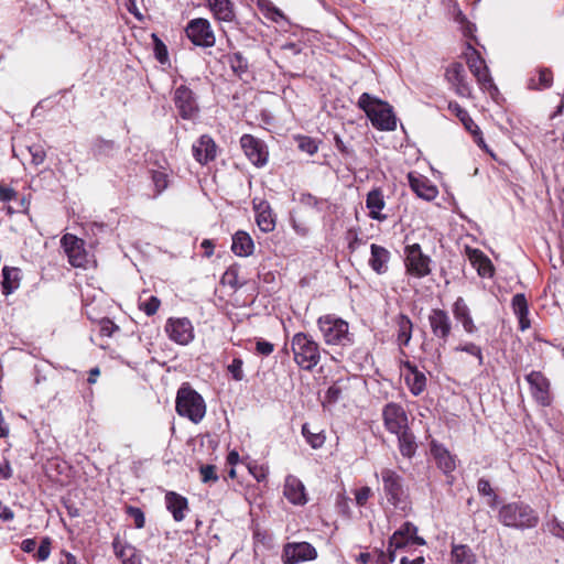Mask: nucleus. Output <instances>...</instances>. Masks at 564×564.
<instances>
[{"mask_svg":"<svg viewBox=\"0 0 564 564\" xmlns=\"http://www.w3.org/2000/svg\"><path fill=\"white\" fill-rule=\"evenodd\" d=\"M469 132L474 135L475 142L477 143V145L480 147L482 150H485L487 153H489L490 156L495 158V153L486 144L479 127H476L475 129H473Z\"/></svg>","mask_w":564,"mask_h":564,"instance_id":"60","label":"nucleus"},{"mask_svg":"<svg viewBox=\"0 0 564 564\" xmlns=\"http://www.w3.org/2000/svg\"><path fill=\"white\" fill-rule=\"evenodd\" d=\"M533 399L541 405L550 404V382L540 371H531L525 377Z\"/></svg>","mask_w":564,"mask_h":564,"instance_id":"19","label":"nucleus"},{"mask_svg":"<svg viewBox=\"0 0 564 564\" xmlns=\"http://www.w3.org/2000/svg\"><path fill=\"white\" fill-rule=\"evenodd\" d=\"M185 33L196 46L213 47L215 45L216 37L207 19L196 18L191 20L185 28Z\"/></svg>","mask_w":564,"mask_h":564,"instance_id":"8","label":"nucleus"},{"mask_svg":"<svg viewBox=\"0 0 564 564\" xmlns=\"http://www.w3.org/2000/svg\"><path fill=\"white\" fill-rule=\"evenodd\" d=\"M409 543L412 542L408 538L403 536L399 531H395L389 540L390 549L393 547L394 550L402 549Z\"/></svg>","mask_w":564,"mask_h":564,"instance_id":"56","label":"nucleus"},{"mask_svg":"<svg viewBox=\"0 0 564 564\" xmlns=\"http://www.w3.org/2000/svg\"><path fill=\"white\" fill-rule=\"evenodd\" d=\"M398 437L399 449L402 456L411 458L416 452L414 435L408 430L395 434Z\"/></svg>","mask_w":564,"mask_h":564,"instance_id":"36","label":"nucleus"},{"mask_svg":"<svg viewBox=\"0 0 564 564\" xmlns=\"http://www.w3.org/2000/svg\"><path fill=\"white\" fill-rule=\"evenodd\" d=\"M477 489L480 495L490 497V501L488 503L491 507H494L497 503L498 496L496 495V492L491 488L490 482L487 479H479L477 484Z\"/></svg>","mask_w":564,"mask_h":564,"instance_id":"45","label":"nucleus"},{"mask_svg":"<svg viewBox=\"0 0 564 564\" xmlns=\"http://www.w3.org/2000/svg\"><path fill=\"white\" fill-rule=\"evenodd\" d=\"M199 473H200L203 482H209V481L215 482L218 480L216 467L214 465H202L199 468Z\"/></svg>","mask_w":564,"mask_h":564,"instance_id":"54","label":"nucleus"},{"mask_svg":"<svg viewBox=\"0 0 564 564\" xmlns=\"http://www.w3.org/2000/svg\"><path fill=\"white\" fill-rule=\"evenodd\" d=\"M431 454L434 457L440 469L444 474H451L456 468V459L446 447L435 442L431 444Z\"/></svg>","mask_w":564,"mask_h":564,"instance_id":"26","label":"nucleus"},{"mask_svg":"<svg viewBox=\"0 0 564 564\" xmlns=\"http://www.w3.org/2000/svg\"><path fill=\"white\" fill-rule=\"evenodd\" d=\"M384 206L386 202L379 188H375L367 194L366 207L369 209V217L371 219L379 221L386 220L387 215L381 213Z\"/></svg>","mask_w":564,"mask_h":564,"instance_id":"29","label":"nucleus"},{"mask_svg":"<svg viewBox=\"0 0 564 564\" xmlns=\"http://www.w3.org/2000/svg\"><path fill=\"white\" fill-rule=\"evenodd\" d=\"M302 435L306 442L315 449L321 448L326 440L323 431H313L308 423L302 425Z\"/></svg>","mask_w":564,"mask_h":564,"instance_id":"40","label":"nucleus"},{"mask_svg":"<svg viewBox=\"0 0 564 564\" xmlns=\"http://www.w3.org/2000/svg\"><path fill=\"white\" fill-rule=\"evenodd\" d=\"M447 108L451 113L455 115L459 119L467 131H471L478 127L469 116L468 111L460 107L456 101H449Z\"/></svg>","mask_w":564,"mask_h":564,"instance_id":"38","label":"nucleus"},{"mask_svg":"<svg viewBox=\"0 0 564 564\" xmlns=\"http://www.w3.org/2000/svg\"><path fill=\"white\" fill-rule=\"evenodd\" d=\"M397 330V343L400 347H406L410 344L413 332V323L409 316L399 314L394 318Z\"/></svg>","mask_w":564,"mask_h":564,"instance_id":"30","label":"nucleus"},{"mask_svg":"<svg viewBox=\"0 0 564 564\" xmlns=\"http://www.w3.org/2000/svg\"><path fill=\"white\" fill-rule=\"evenodd\" d=\"M411 189L427 202L433 200L438 195L437 187L425 176L411 172L408 175Z\"/></svg>","mask_w":564,"mask_h":564,"instance_id":"22","label":"nucleus"},{"mask_svg":"<svg viewBox=\"0 0 564 564\" xmlns=\"http://www.w3.org/2000/svg\"><path fill=\"white\" fill-rule=\"evenodd\" d=\"M469 70L477 79L478 85L484 90L497 89L492 83L489 69L480 53L471 45H467L464 52Z\"/></svg>","mask_w":564,"mask_h":564,"instance_id":"7","label":"nucleus"},{"mask_svg":"<svg viewBox=\"0 0 564 564\" xmlns=\"http://www.w3.org/2000/svg\"><path fill=\"white\" fill-rule=\"evenodd\" d=\"M356 505L359 507H364L369 498L372 496V490L368 486L360 487L354 490Z\"/></svg>","mask_w":564,"mask_h":564,"instance_id":"51","label":"nucleus"},{"mask_svg":"<svg viewBox=\"0 0 564 564\" xmlns=\"http://www.w3.org/2000/svg\"><path fill=\"white\" fill-rule=\"evenodd\" d=\"M116 330H118V326L108 318H102L100 321V334L102 336H111Z\"/></svg>","mask_w":564,"mask_h":564,"instance_id":"61","label":"nucleus"},{"mask_svg":"<svg viewBox=\"0 0 564 564\" xmlns=\"http://www.w3.org/2000/svg\"><path fill=\"white\" fill-rule=\"evenodd\" d=\"M291 348L295 364L304 370H312L321 361L319 344L308 334L293 335Z\"/></svg>","mask_w":564,"mask_h":564,"instance_id":"4","label":"nucleus"},{"mask_svg":"<svg viewBox=\"0 0 564 564\" xmlns=\"http://www.w3.org/2000/svg\"><path fill=\"white\" fill-rule=\"evenodd\" d=\"M2 278V293L9 295L20 286L21 270L14 267H3Z\"/></svg>","mask_w":564,"mask_h":564,"instance_id":"35","label":"nucleus"},{"mask_svg":"<svg viewBox=\"0 0 564 564\" xmlns=\"http://www.w3.org/2000/svg\"><path fill=\"white\" fill-rule=\"evenodd\" d=\"M192 152L194 159L202 165L214 161L217 155V145L212 137L203 134L193 143Z\"/></svg>","mask_w":564,"mask_h":564,"instance_id":"20","label":"nucleus"},{"mask_svg":"<svg viewBox=\"0 0 564 564\" xmlns=\"http://www.w3.org/2000/svg\"><path fill=\"white\" fill-rule=\"evenodd\" d=\"M299 149L310 155H313L317 152L318 145L316 141L310 137H300Z\"/></svg>","mask_w":564,"mask_h":564,"instance_id":"50","label":"nucleus"},{"mask_svg":"<svg viewBox=\"0 0 564 564\" xmlns=\"http://www.w3.org/2000/svg\"><path fill=\"white\" fill-rule=\"evenodd\" d=\"M224 283L229 284L232 288H238L241 284L238 282V270L236 268H229L223 276Z\"/></svg>","mask_w":564,"mask_h":564,"instance_id":"58","label":"nucleus"},{"mask_svg":"<svg viewBox=\"0 0 564 564\" xmlns=\"http://www.w3.org/2000/svg\"><path fill=\"white\" fill-rule=\"evenodd\" d=\"M390 252L382 246L372 243L370 246L369 265L377 274H384L388 271Z\"/></svg>","mask_w":564,"mask_h":564,"instance_id":"27","label":"nucleus"},{"mask_svg":"<svg viewBox=\"0 0 564 564\" xmlns=\"http://www.w3.org/2000/svg\"><path fill=\"white\" fill-rule=\"evenodd\" d=\"M382 419L384 427L392 434L402 433L409 429L408 414L404 408L395 402H389L383 406Z\"/></svg>","mask_w":564,"mask_h":564,"instance_id":"12","label":"nucleus"},{"mask_svg":"<svg viewBox=\"0 0 564 564\" xmlns=\"http://www.w3.org/2000/svg\"><path fill=\"white\" fill-rule=\"evenodd\" d=\"M240 145L253 165L260 167L267 164L269 153L263 141L251 134H243L240 138Z\"/></svg>","mask_w":564,"mask_h":564,"instance_id":"14","label":"nucleus"},{"mask_svg":"<svg viewBox=\"0 0 564 564\" xmlns=\"http://www.w3.org/2000/svg\"><path fill=\"white\" fill-rule=\"evenodd\" d=\"M317 328L327 346L345 348L354 344V334L349 332V324L335 314L319 316Z\"/></svg>","mask_w":564,"mask_h":564,"instance_id":"2","label":"nucleus"},{"mask_svg":"<svg viewBox=\"0 0 564 564\" xmlns=\"http://www.w3.org/2000/svg\"><path fill=\"white\" fill-rule=\"evenodd\" d=\"M317 556L315 547L307 542L288 543L283 549L284 564L312 561Z\"/></svg>","mask_w":564,"mask_h":564,"instance_id":"16","label":"nucleus"},{"mask_svg":"<svg viewBox=\"0 0 564 564\" xmlns=\"http://www.w3.org/2000/svg\"><path fill=\"white\" fill-rule=\"evenodd\" d=\"M51 554V539L44 538L42 539L34 557L40 561H46Z\"/></svg>","mask_w":564,"mask_h":564,"instance_id":"52","label":"nucleus"},{"mask_svg":"<svg viewBox=\"0 0 564 564\" xmlns=\"http://www.w3.org/2000/svg\"><path fill=\"white\" fill-rule=\"evenodd\" d=\"M452 564H475L476 557L467 545H454L452 549Z\"/></svg>","mask_w":564,"mask_h":564,"instance_id":"37","label":"nucleus"},{"mask_svg":"<svg viewBox=\"0 0 564 564\" xmlns=\"http://www.w3.org/2000/svg\"><path fill=\"white\" fill-rule=\"evenodd\" d=\"M115 148V143L112 141H99L95 147V154L102 155L108 154Z\"/></svg>","mask_w":564,"mask_h":564,"instance_id":"63","label":"nucleus"},{"mask_svg":"<svg viewBox=\"0 0 564 564\" xmlns=\"http://www.w3.org/2000/svg\"><path fill=\"white\" fill-rule=\"evenodd\" d=\"M300 203L304 206L315 208L317 212H323L330 206L327 199L318 198L310 193L302 194Z\"/></svg>","mask_w":564,"mask_h":564,"instance_id":"41","label":"nucleus"},{"mask_svg":"<svg viewBox=\"0 0 564 564\" xmlns=\"http://www.w3.org/2000/svg\"><path fill=\"white\" fill-rule=\"evenodd\" d=\"M214 17L224 22H231L235 19L234 6L230 0H206Z\"/></svg>","mask_w":564,"mask_h":564,"instance_id":"34","label":"nucleus"},{"mask_svg":"<svg viewBox=\"0 0 564 564\" xmlns=\"http://www.w3.org/2000/svg\"><path fill=\"white\" fill-rule=\"evenodd\" d=\"M165 506L176 522L185 519V513L188 510V502L185 497L174 491H169L165 495Z\"/></svg>","mask_w":564,"mask_h":564,"instance_id":"28","label":"nucleus"},{"mask_svg":"<svg viewBox=\"0 0 564 564\" xmlns=\"http://www.w3.org/2000/svg\"><path fill=\"white\" fill-rule=\"evenodd\" d=\"M553 82L552 72L547 68H541L536 77L533 76L529 79L528 86L530 89H545L551 87Z\"/></svg>","mask_w":564,"mask_h":564,"instance_id":"39","label":"nucleus"},{"mask_svg":"<svg viewBox=\"0 0 564 564\" xmlns=\"http://www.w3.org/2000/svg\"><path fill=\"white\" fill-rule=\"evenodd\" d=\"M256 350L259 355L269 356L273 352L274 345L270 341L259 338L256 341Z\"/></svg>","mask_w":564,"mask_h":564,"instance_id":"57","label":"nucleus"},{"mask_svg":"<svg viewBox=\"0 0 564 564\" xmlns=\"http://www.w3.org/2000/svg\"><path fill=\"white\" fill-rule=\"evenodd\" d=\"M398 531L401 532L403 536L408 538L413 544H425V541L416 535L417 528L411 522L403 523Z\"/></svg>","mask_w":564,"mask_h":564,"instance_id":"42","label":"nucleus"},{"mask_svg":"<svg viewBox=\"0 0 564 564\" xmlns=\"http://www.w3.org/2000/svg\"><path fill=\"white\" fill-rule=\"evenodd\" d=\"M455 351H464L471 356H475L478 359L479 365H482V362H484L481 348L474 343H467L464 345H459V346L455 347Z\"/></svg>","mask_w":564,"mask_h":564,"instance_id":"47","label":"nucleus"},{"mask_svg":"<svg viewBox=\"0 0 564 564\" xmlns=\"http://www.w3.org/2000/svg\"><path fill=\"white\" fill-rule=\"evenodd\" d=\"M283 496L294 506H304L308 500L304 484L293 475L284 480Z\"/></svg>","mask_w":564,"mask_h":564,"instance_id":"21","label":"nucleus"},{"mask_svg":"<svg viewBox=\"0 0 564 564\" xmlns=\"http://www.w3.org/2000/svg\"><path fill=\"white\" fill-rule=\"evenodd\" d=\"M382 480V490L387 501L395 509L408 512L410 501L406 490L403 486V478L395 470L383 468L380 471Z\"/></svg>","mask_w":564,"mask_h":564,"instance_id":"5","label":"nucleus"},{"mask_svg":"<svg viewBox=\"0 0 564 564\" xmlns=\"http://www.w3.org/2000/svg\"><path fill=\"white\" fill-rule=\"evenodd\" d=\"M511 305L514 315L518 317L520 329L523 332L530 328L529 306L524 294L518 293L513 295Z\"/></svg>","mask_w":564,"mask_h":564,"instance_id":"33","label":"nucleus"},{"mask_svg":"<svg viewBox=\"0 0 564 564\" xmlns=\"http://www.w3.org/2000/svg\"><path fill=\"white\" fill-rule=\"evenodd\" d=\"M61 245L68 258V262L75 268H84L87 263V252L84 241L72 234H66L61 239Z\"/></svg>","mask_w":564,"mask_h":564,"instance_id":"13","label":"nucleus"},{"mask_svg":"<svg viewBox=\"0 0 564 564\" xmlns=\"http://www.w3.org/2000/svg\"><path fill=\"white\" fill-rule=\"evenodd\" d=\"M160 305H161V301L159 300V297H156L154 295H151L148 300L139 301V308L142 312H144V314L147 316L154 315L159 311Z\"/></svg>","mask_w":564,"mask_h":564,"instance_id":"43","label":"nucleus"},{"mask_svg":"<svg viewBox=\"0 0 564 564\" xmlns=\"http://www.w3.org/2000/svg\"><path fill=\"white\" fill-rule=\"evenodd\" d=\"M173 101L180 117L184 120H192L199 112L196 95L186 85H181L175 88Z\"/></svg>","mask_w":564,"mask_h":564,"instance_id":"10","label":"nucleus"},{"mask_svg":"<svg viewBox=\"0 0 564 564\" xmlns=\"http://www.w3.org/2000/svg\"><path fill=\"white\" fill-rule=\"evenodd\" d=\"M498 518L503 525L518 530L533 529L539 523L536 511L523 502L503 505Z\"/></svg>","mask_w":564,"mask_h":564,"instance_id":"3","label":"nucleus"},{"mask_svg":"<svg viewBox=\"0 0 564 564\" xmlns=\"http://www.w3.org/2000/svg\"><path fill=\"white\" fill-rule=\"evenodd\" d=\"M445 76L458 96L465 98L471 97V87L466 79V73L463 64H451L446 69Z\"/></svg>","mask_w":564,"mask_h":564,"instance_id":"18","label":"nucleus"},{"mask_svg":"<svg viewBox=\"0 0 564 564\" xmlns=\"http://www.w3.org/2000/svg\"><path fill=\"white\" fill-rule=\"evenodd\" d=\"M17 198V192L10 187L0 184V202L8 203Z\"/></svg>","mask_w":564,"mask_h":564,"instance_id":"62","label":"nucleus"},{"mask_svg":"<svg viewBox=\"0 0 564 564\" xmlns=\"http://www.w3.org/2000/svg\"><path fill=\"white\" fill-rule=\"evenodd\" d=\"M257 225L263 232H270L275 227V219L268 202L254 206Z\"/></svg>","mask_w":564,"mask_h":564,"instance_id":"32","label":"nucleus"},{"mask_svg":"<svg viewBox=\"0 0 564 564\" xmlns=\"http://www.w3.org/2000/svg\"><path fill=\"white\" fill-rule=\"evenodd\" d=\"M429 324L432 334L445 344L452 332V321L448 313L441 308H433L429 314Z\"/></svg>","mask_w":564,"mask_h":564,"instance_id":"17","label":"nucleus"},{"mask_svg":"<svg viewBox=\"0 0 564 564\" xmlns=\"http://www.w3.org/2000/svg\"><path fill=\"white\" fill-rule=\"evenodd\" d=\"M228 63L234 73L240 75L248 68L247 59L240 53H234L228 56Z\"/></svg>","mask_w":564,"mask_h":564,"instance_id":"44","label":"nucleus"},{"mask_svg":"<svg viewBox=\"0 0 564 564\" xmlns=\"http://www.w3.org/2000/svg\"><path fill=\"white\" fill-rule=\"evenodd\" d=\"M406 271L416 278L431 273V258L422 252L419 243L409 245L404 249Z\"/></svg>","mask_w":564,"mask_h":564,"instance_id":"11","label":"nucleus"},{"mask_svg":"<svg viewBox=\"0 0 564 564\" xmlns=\"http://www.w3.org/2000/svg\"><path fill=\"white\" fill-rule=\"evenodd\" d=\"M232 252L238 257H248L253 253L254 243L246 231L239 230L232 236Z\"/></svg>","mask_w":564,"mask_h":564,"instance_id":"31","label":"nucleus"},{"mask_svg":"<svg viewBox=\"0 0 564 564\" xmlns=\"http://www.w3.org/2000/svg\"><path fill=\"white\" fill-rule=\"evenodd\" d=\"M29 152L32 156V163L35 165L42 164L46 158V153L43 147L40 144H33L29 147Z\"/></svg>","mask_w":564,"mask_h":564,"instance_id":"55","label":"nucleus"},{"mask_svg":"<svg viewBox=\"0 0 564 564\" xmlns=\"http://www.w3.org/2000/svg\"><path fill=\"white\" fill-rule=\"evenodd\" d=\"M176 412L193 423H199L206 414V403L203 397L188 386H182L176 395Z\"/></svg>","mask_w":564,"mask_h":564,"instance_id":"6","label":"nucleus"},{"mask_svg":"<svg viewBox=\"0 0 564 564\" xmlns=\"http://www.w3.org/2000/svg\"><path fill=\"white\" fill-rule=\"evenodd\" d=\"M452 313L455 319L462 324L464 330L468 334L477 332V326L471 317L470 310L463 297H457L453 304Z\"/></svg>","mask_w":564,"mask_h":564,"instance_id":"24","label":"nucleus"},{"mask_svg":"<svg viewBox=\"0 0 564 564\" xmlns=\"http://www.w3.org/2000/svg\"><path fill=\"white\" fill-rule=\"evenodd\" d=\"M242 367L243 361L241 358H234L232 361L227 366V370L234 380L241 381L245 378Z\"/></svg>","mask_w":564,"mask_h":564,"instance_id":"46","label":"nucleus"},{"mask_svg":"<svg viewBox=\"0 0 564 564\" xmlns=\"http://www.w3.org/2000/svg\"><path fill=\"white\" fill-rule=\"evenodd\" d=\"M167 337L177 345L186 346L195 338L194 326L187 317H170L165 323Z\"/></svg>","mask_w":564,"mask_h":564,"instance_id":"9","label":"nucleus"},{"mask_svg":"<svg viewBox=\"0 0 564 564\" xmlns=\"http://www.w3.org/2000/svg\"><path fill=\"white\" fill-rule=\"evenodd\" d=\"M452 14L454 17V20L464 25L465 23H467V29H468V32H471V25L467 22V19L465 17V14L462 12V10L459 9V7L457 4H454L453 8H452Z\"/></svg>","mask_w":564,"mask_h":564,"instance_id":"64","label":"nucleus"},{"mask_svg":"<svg viewBox=\"0 0 564 564\" xmlns=\"http://www.w3.org/2000/svg\"><path fill=\"white\" fill-rule=\"evenodd\" d=\"M404 367L406 373L404 375V381L413 395H420L426 387L425 375L417 369L416 366L411 362H405Z\"/></svg>","mask_w":564,"mask_h":564,"instance_id":"25","label":"nucleus"},{"mask_svg":"<svg viewBox=\"0 0 564 564\" xmlns=\"http://www.w3.org/2000/svg\"><path fill=\"white\" fill-rule=\"evenodd\" d=\"M248 468L257 481L265 480L269 473L268 467H264L263 465H250Z\"/></svg>","mask_w":564,"mask_h":564,"instance_id":"59","label":"nucleus"},{"mask_svg":"<svg viewBox=\"0 0 564 564\" xmlns=\"http://www.w3.org/2000/svg\"><path fill=\"white\" fill-rule=\"evenodd\" d=\"M111 546L115 556L121 564H142L141 552L120 534L113 536Z\"/></svg>","mask_w":564,"mask_h":564,"instance_id":"15","label":"nucleus"},{"mask_svg":"<svg viewBox=\"0 0 564 564\" xmlns=\"http://www.w3.org/2000/svg\"><path fill=\"white\" fill-rule=\"evenodd\" d=\"M127 513L133 519L137 529H142L145 524V517L143 511L138 507H128Z\"/></svg>","mask_w":564,"mask_h":564,"instance_id":"53","label":"nucleus"},{"mask_svg":"<svg viewBox=\"0 0 564 564\" xmlns=\"http://www.w3.org/2000/svg\"><path fill=\"white\" fill-rule=\"evenodd\" d=\"M152 182L155 186L156 194L162 193L169 185L167 174L162 171H154L152 173Z\"/></svg>","mask_w":564,"mask_h":564,"instance_id":"49","label":"nucleus"},{"mask_svg":"<svg viewBox=\"0 0 564 564\" xmlns=\"http://www.w3.org/2000/svg\"><path fill=\"white\" fill-rule=\"evenodd\" d=\"M545 529L555 538L564 540V522L553 517L545 523Z\"/></svg>","mask_w":564,"mask_h":564,"instance_id":"48","label":"nucleus"},{"mask_svg":"<svg viewBox=\"0 0 564 564\" xmlns=\"http://www.w3.org/2000/svg\"><path fill=\"white\" fill-rule=\"evenodd\" d=\"M358 107L365 111L371 124L380 131H393L397 128V118L393 108L368 93L361 94Z\"/></svg>","mask_w":564,"mask_h":564,"instance_id":"1","label":"nucleus"},{"mask_svg":"<svg viewBox=\"0 0 564 564\" xmlns=\"http://www.w3.org/2000/svg\"><path fill=\"white\" fill-rule=\"evenodd\" d=\"M465 252L470 264L481 278H491L494 275V265L481 250L466 247Z\"/></svg>","mask_w":564,"mask_h":564,"instance_id":"23","label":"nucleus"}]
</instances>
